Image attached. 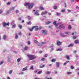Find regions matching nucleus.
Listing matches in <instances>:
<instances>
[{"label": "nucleus", "mask_w": 79, "mask_h": 79, "mask_svg": "<svg viewBox=\"0 0 79 79\" xmlns=\"http://www.w3.org/2000/svg\"><path fill=\"white\" fill-rule=\"evenodd\" d=\"M34 3H26L24 4L25 6H28L27 8L28 10H31L34 6Z\"/></svg>", "instance_id": "nucleus-1"}, {"label": "nucleus", "mask_w": 79, "mask_h": 79, "mask_svg": "<svg viewBox=\"0 0 79 79\" xmlns=\"http://www.w3.org/2000/svg\"><path fill=\"white\" fill-rule=\"evenodd\" d=\"M27 56L29 59V60H34L35 58V57L34 56L32 55L29 54L27 55Z\"/></svg>", "instance_id": "nucleus-2"}, {"label": "nucleus", "mask_w": 79, "mask_h": 79, "mask_svg": "<svg viewBox=\"0 0 79 79\" xmlns=\"http://www.w3.org/2000/svg\"><path fill=\"white\" fill-rule=\"evenodd\" d=\"M2 25L4 27H6V26H9V22H8L7 23H6L5 22H4L2 23Z\"/></svg>", "instance_id": "nucleus-3"}, {"label": "nucleus", "mask_w": 79, "mask_h": 79, "mask_svg": "<svg viewBox=\"0 0 79 79\" xmlns=\"http://www.w3.org/2000/svg\"><path fill=\"white\" fill-rule=\"evenodd\" d=\"M62 44V43L59 40H57V42H56V45H58V46H60V45H61V44Z\"/></svg>", "instance_id": "nucleus-4"}, {"label": "nucleus", "mask_w": 79, "mask_h": 79, "mask_svg": "<svg viewBox=\"0 0 79 79\" xmlns=\"http://www.w3.org/2000/svg\"><path fill=\"white\" fill-rule=\"evenodd\" d=\"M65 27V26L63 24H61L60 25L59 27V28L60 29H61V28H62L63 29H64Z\"/></svg>", "instance_id": "nucleus-5"}, {"label": "nucleus", "mask_w": 79, "mask_h": 79, "mask_svg": "<svg viewBox=\"0 0 79 79\" xmlns=\"http://www.w3.org/2000/svg\"><path fill=\"white\" fill-rule=\"evenodd\" d=\"M43 34H44V35H45L47 34V31H46L45 30H43L42 31V32Z\"/></svg>", "instance_id": "nucleus-6"}, {"label": "nucleus", "mask_w": 79, "mask_h": 79, "mask_svg": "<svg viewBox=\"0 0 79 79\" xmlns=\"http://www.w3.org/2000/svg\"><path fill=\"white\" fill-rule=\"evenodd\" d=\"M34 15H36V16H39V15H40L39 14V11H38V10H37L36 11L34 12Z\"/></svg>", "instance_id": "nucleus-7"}, {"label": "nucleus", "mask_w": 79, "mask_h": 79, "mask_svg": "<svg viewBox=\"0 0 79 79\" xmlns=\"http://www.w3.org/2000/svg\"><path fill=\"white\" fill-rule=\"evenodd\" d=\"M35 27H37L36 26H34L32 28H30L29 30L30 31H32L33 30H34V28H35Z\"/></svg>", "instance_id": "nucleus-8"}, {"label": "nucleus", "mask_w": 79, "mask_h": 79, "mask_svg": "<svg viewBox=\"0 0 79 79\" xmlns=\"http://www.w3.org/2000/svg\"><path fill=\"white\" fill-rule=\"evenodd\" d=\"M53 24L56 27H57L58 25L56 24V21L53 22Z\"/></svg>", "instance_id": "nucleus-9"}, {"label": "nucleus", "mask_w": 79, "mask_h": 79, "mask_svg": "<svg viewBox=\"0 0 79 79\" xmlns=\"http://www.w3.org/2000/svg\"><path fill=\"white\" fill-rule=\"evenodd\" d=\"M27 66L26 67L23 68L22 69L23 71H26V70H27Z\"/></svg>", "instance_id": "nucleus-10"}, {"label": "nucleus", "mask_w": 79, "mask_h": 79, "mask_svg": "<svg viewBox=\"0 0 79 79\" xmlns=\"http://www.w3.org/2000/svg\"><path fill=\"white\" fill-rule=\"evenodd\" d=\"M59 64L60 63H59V62L56 63V66L57 67V68H59Z\"/></svg>", "instance_id": "nucleus-11"}, {"label": "nucleus", "mask_w": 79, "mask_h": 79, "mask_svg": "<svg viewBox=\"0 0 79 79\" xmlns=\"http://www.w3.org/2000/svg\"><path fill=\"white\" fill-rule=\"evenodd\" d=\"M73 45H74V44H71L68 45V47H73Z\"/></svg>", "instance_id": "nucleus-12"}, {"label": "nucleus", "mask_w": 79, "mask_h": 79, "mask_svg": "<svg viewBox=\"0 0 79 79\" xmlns=\"http://www.w3.org/2000/svg\"><path fill=\"white\" fill-rule=\"evenodd\" d=\"M15 38L16 39H17L18 38V35L16 33H15Z\"/></svg>", "instance_id": "nucleus-13"}, {"label": "nucleus", "mask_w": 79, "mask_h": 79, "mask_svg": "<svg viewBox=\"0 0 79 79\" xmlns=\"http://www.w3.org/2000/svg\"><path fill=\"white\" fill-rule=\"evenodd\" d=\"M47 13V11H45L44 12H42L41 13V15H46Z\"/></svg>", "instance_id": "nucleus-14"}, {"label": "nucleus", "mask_w": 79, "mask_h": 79, "mask_svg": "<svg viewBox=\"0 0 79 79\" xmlns=\"http://www.w3.org/2000/svg\"><path fill=\"white\" fill-rule=\"evenodd\" d=\"M18 27L20 29H22V27H23L22 25H21L20 24H19Z\"/></svg>", "instance_id": "nucleus-15"}, {"label": "nucleus", "mask_w": 79, "mask_h": 79, "mask_svg": "<svg viewBox=\"0 0 79 79\" xmlns=\"http://www.w3.org/2000/svg\"><path fill=\"white\" fill-rule=\"evenodd\" d=\"M21 60V58H18L17 60V61L18 62V63H19V62Z\"/></svg>", "instance_id": "nucleus-16"}, {"label": "nucleus", "mask_w": 79, "mask_h": 79, "mask_svg": "<svg viewBox=\"0 0 79 79\" xmlns=\"http://www.w3.org/2000/svg\"><path fill=\"white\" fill-rule=\"evenodd\" d=\"M73 40L76 39H77V36H76L74 35V36H73Z\"/></svg>", "instance_id": "nucleus-17"}, {"label": "nucleus", "mask_w": 79, "mask_h": 79, "mask_svg": "<svg viewBox=\"0 0 79 79\" xmlns=\"http://www.w3.org/2000/svg\"><path fill=\"white\" fill-rule=\"evenodd\" d=\"M16 24H14L12 25V28H13V29H15V27H16Z\"/></svg>", "instance_id": "nucleus-18"}, {"label": "nucleus", "mask_w": 79, "mask_h": 79, "mask_svg": "<svg viewBox=\"0 0 79 79\" xmlns=\"http://www.w3.org/2000/svg\"><path fill=\"white\" fill-rule=\"evenodd\" d=\"M6 35H4L3 36V39L4 40H6Z\"/></svg>", "instance_id": "nucleus-19"}, {"label": "nucleus", "mask_w": 79, "mask_h": 79, "mask_svg": "<svg viewBox=\"0 0 79 79\" xmlns=\"http://www.w3.org/2000/svg\"><path fill=\"white\" fill-rule=\"evenodd\" d=\"M65 58H66L67 60H69V59L70 58L69 56L68 55H66L65 56Z\"/></svg>", "instance_id": "nucleus-20"}, {"label": "nucleus", "mask_w": 79, "mask_h": 79, "mask_svg": "<svg viewBox=\"0 0 79 79\" xmlns=\"http://www.w3.org/2000/svg\"><path fill=\"white\" fill-rule=\"evenodd\" d=\"M12 73H13V70H10L9 72V74H11Z\"/></svg>", "instance_id": "nucleus-21"}, {"label": "nucleus", "mask_w": 79, "mask_h": 79, "mask_svg": "<svg viewBox=\"0 0 79 79\" xmlns=\"http://www.w3.org/2000/svg\"><path fill=\"white\" fill-rule=\"evenodd\" d=\"M56 59H52V62H55V61H56Z\"/></svg>", "instance_id": "nucleus-22"}, {"label": "nucleus", "mask_w": 79, "mask_h": 79, "mask_svg": "<svg viewBox=\"0 0 79 79\" xmlns=\"http://www.w3.org/2000/svg\"><path fill=\"white\" fill-rule=\"evenodd\" d=\"M39 9L41 10H44V8L42 6H41L40 7Z\"/></svg>", "instance_id": "nucleus-23"}, {"label": "nucleus", "mask_w": 79, "mask_h": 79, "mask_svg": "<svg viewBox=\"0 0 79 79\" xmlns=\"http://www.w3.org/2000/svg\"><path fill=\"white\" fill-rule=\"evenodd\" d=\"M27 48H28L27 46H25L24 48V50H25V51L27 50Z\"/></svg>", "instance_id": "nucleus-24"}, {"label": "nucleus", "mask_w": 79, "mask_h": 79, "mask_svg": "<svg viewBox=\"0 0 79 79\" xmlns=\"http://www.w3.org/2000/svg\"><path fill=\"white\" fill-rule=\"evenodd\" d=\"M74 42L75 44H77L78 43V40H75L74 41Z\"/></svg>", "instance_id": "nucleus-25"}, {"label": "nucleus", "mask_w": 79, "mask_h": 79, "mask_svg": "<svg viewBox=\"0 0 79 79\" xmlns=\"http://www.w3.org/2000/svg\"><path fill=\"white\" fill-rule=\"evenodd\" d=\"M70 32H68V31H66L65 32V33L66 34H67V35H68V34H70Z\"/></svg>", "instance_id": "nucleus-26"}, {"label": "nucleus", "mask_w": 79, "mask_h": 79, "mask_svg": "<svg viewBox=\"0 0 79 79\" xmlns=\"http://www.w3.org/2000/svg\"><path fill=\"white\" fill-rule=\"evenodd\" d=\"M45 64L43 65H42L40 66V68H44V66H45Z\"/></svg>", "instance_id": "nucleus-27"}, {"label": "nucleus", "mask_w": 79, "mask_h": 79, "mask_svg": "<svg viewBox=\"0 0 79 79\" xmlns=\"http://www.w3.org/2000/svg\"><path fill=\"white\" fill-rule=\"evenodd\" d=\"M68 29H71V25H69L68 26Z\"/></svg>", "instance_id": "nucleus-28"}, {"label": "nucleus", "mask_w": 79, "mask_h": 79, "mask_svg": "<svg viewBox=\"0 0 79 79\" xmlns=\"http://www.w3.org/2000/svg\"><path fill=\"white\" fill-rule=\"evenodd\" d=\"M42 73V70H41L40 71H39L38 73H37V74H41Z\"/></svg>", "instance_id": "nucleus-29"}, {"label": "nucleus", "mask_w": 79, "mask_h": 79, "mask_svg": "<svg viewBox=\"0 0 79 79\" xmlns=\"http://www.w3.org/2000/svg\"><path fill=\"white\" fill-rule=\"evenodd\" d=\"M56 50V51H61V50H62V49L61 48L57 49Z\"/></svg>", "instance_id": "nucleus-30"}, {"label": "nucleus", "mask_w": 79, "mask_h": 79, "mask_svg": "<svg viewBox=\"0 0 79 79\" xmlns=\"http://www.w3.org/2000/svg\"><path fill=\"white\" fill-rule=\"evenodd\" d=\"M56 15H57V16H60V15H61V13L57 12L56 14Z\"/></svg>", "instance_id": "nucleus-31"}, {"label": "nucleus", "mask_w": 79, "mask_h": 79, "mask_svg": "<svg viewBox=\"0 0 79 79\" xmlns=\"http://www.w3.org/2000/svg\"><path fill=\"white\" fill-rule=\"evenodd\" d=\"M34 42L35 44H37L38 43V41L35 40L34 41Z\"/></svg>", "instance_id": "nucleus-32"}, {"label": "nucleus", "mask_w": 79, "mask_h": 79, "mask_svg": "<svg viewBox=\"0 0 79 79\" xmlns=\"http://www.w3.org/2000/svg\"><path fill=\"white\" fill-rule=\"evenodd\" d=\"M49 24H50V21H48V22H46L45 23V24H46V25Z\"/></svg>", "instance_id": "nucleus-33"}, {"label": "nucleus", "mask_w": 79, "mask_h": 79, "mask_svg": "<svg viewBox=\"0 0 79 79\" xmlns=\"http://www.w3.org/2000/svg\"><path fill=\"white\" fill-rule=\"evenodd\" d=\"M38 46H40V47H41V46H42V44H37Z\"/></svg>", "instance_id": "nucleus-34"}, {"label": "nucleus", "mask_w": 79, "mask_h": 79, "mask_svg": "<svg viewBox=\"0 0 79 79\" xmlns=\"http://www.w3.org/2000/svg\"><path fill=\"white\" fill-rule=\"evenodd\" d=\"M27 18L29 20H30L31 19V17H30V16H28L27 17Z\"/></svg>", "instance_id": "nucleus-35"}, {"label": "nucleus", "mask_w": 79, "mask_h": 79, "mask_svg": "<svg viewBox=\"0 0 79 79\" xmlns=\"http://www.w3.org/2000/svg\"><path fill=\"white\" fill-rule=\"evenodd\" d=\"M41 61H45V58H42L41 59Z\"/></svg>", "instance_id": "nucleus-36"}, {"label": "nucleus", "mask_w": 79, "mask_h": 79, "mask_svg": "<svg viewBox=\"0 0 79 79\" xmlns=\"http://www.w3.org/2000/svg\"><path fill=\"white\" fill-rule=\"evenodd\" d=\"M33 67H34L33 66H32L30 68V69H32V70H33L34 69Z\"/></svg>", "instance_id": "nucleus-37"}, {"label": "nucleus", "mask_w": 79, "mask_h": 79, "mask_svg": "<svg viewBox=\"0 0 79 79\" xmlns=\"http://www.w3.org/2000/svg\"><path fill=\"white\" fill-rule=\"evenodd\" d=\"M46 74H50V72H48V71H47V72H45Z\"/></svg>", "instance_id": "nucleus-38"}, {"label": "nucleus", "mask_w": 79, "mask_h": 79, "mask_svg": "<svg viewBox=\"0 0 79 79\" xmlns=\"http://www.w3.org/2000/svg\"><path fill=\"white\" fill-rule=\"evenodd\" d=\"M11 2H8L7 3V6L10 5V4H11Z\"/></svg>", "instance_id": "nucleus-39"}, {"label": "nucleus", "mask_w": 79, "mask_h": 79, "mask_svg": "<svg viewBox=\"0 0 79 79\" xmlns=\"http://www.w3.org/2000/svg\"><path fill=\"white\" fill-rule=\"evenodd\" d=\"M4 62L3 61H1L0 63V65H1L2 64H3V63Z\"/></svg>", "instance_id": "nucleus-40"}, {"label": "nucleus", "mask_w": 79, "mask_h": 79, "mask_svg": "<svg viewBox=\"0 0 79 79\" xmlns=\"http://www.w3.org/2000/svg\"><path fill=\"white\" fill-rule=\"evenodd\" d=\"M39 30V28H35V31H38Z\"/></svg>", "instance_id": "nucleus-41"}, {"label": "nucleus", "mask_w": 79, "mask_h": 79, "mask_svg": "<svg viewBox=\"0 0 79 79\" xmlns=\"http://www.w3.org/2000/svg\"><path fill=\"white\" fill-rule=\"evenodd\" d=\"M15 7H12V8H10V10H14V9H15Z\"/></svg>", "instance_id": "nucleus-42"}, {"label": "nucleus", "mask_w": 79, "mask_h": 79, "mask_svg": "<svg viewBox=\"0 0 79 79\" xmlns=\"http://www.w3.org/2000/svg\"><path fill=\"white\" fill-rule=\"evenodd\" d=\"M18 34L19 35H22V33H21V32H20L18 33Z\"/></svg>", "instance_id": "nucleus-43"}, {"label": "nucleus", "mask_w": 79, "mask_h": 79, "mask_svg": "<svg viewBox=\"0 0 79 79\" xmlns=\"http://www.w3.org/2000/svg\"><path fill=\"white\" fill-rule=\"evenodd\" d=\"M65 11V10L64 9H62L61 10V12H62V13L64 12Z\"/></svg>", "instance_id": "nucleus-44"}, {"label": "nucleus", "mask_w": 79, "mask_h": 79, "mask_svg": "<svg viewBox=\"0 0 79 79\" xmlns=\"http://www.w3.org/2000/svg\"><path fill=\"white\" fill-rule=\"evenodd\" d=\"M70 68L72 69H74V67L73 66H71Z\"/></svg>", "instance_id": "nucleus-45"}, {"label": "nucleus", "mask_w": 79, "mask_h": 79, "mask_svg": "<svg viewBox=\"0 0 79 79\" xmlns=\"http://www.w3.org/2000/svg\"><path fill=\"white\" fill-rule=\"evenodd\" d=\"M71 74V72H67V74L69 75Z\"/></svg>", "instance_id": "nucleus-46"}, {"label": "nucleus", "mask_w": 79, "mask_h": 79, "mask_svg": "<svg viewBox=\"0 0 79 79\" xmlns=\"http://www.w3.org/2000/svg\"><path fill=\"white\" fill-rule=\"evenodd\" d=\"M61 35L62 37H66V35H65L63 34H61Z\"/></svg>", "instance_id": "nucleus-47"}, {"label": "nucleus", "mask_w": 79, "mask_h": 79, "mask_svg": "<svg viewBox=\"0 0 79 79\" xmlns=\"http://www.w3.org/2000/svg\"><path fill=\"white\" fill-rule=\"evenodd\" d=\"M27 43V44L28 45H29V44H31V42L29 41H28Z\"/></svg>", "instance_id": "nucleus-48"}, {"label": "nucleus", "mask_w": 79, "mask_h": 79, "mask_svg": "<svg viewBox=\"0 0 79 79\" xmlns=\"http://www.w3.org/2000/svg\"><path fill=\"white\" fill-rule=\"evenodd\" d=\"M44 58H46L47 56V54H45L44 56Z\"/></svg>", "instance_id": "nucleus-49"}, {"label": "nucleus", "mask_w": 79, "mask_h": 79, "mask_svg": "<svg viewBox=\"0 0 79 79\" xmlns=\"http://www.w3.org/2000/svg\"><path fill=\"white\" fill-rule=\"evenodd\" d=\"M10 10H8L7 12V13H6V14H8V13H10Z\"/></svg>", "instance_id": "nucleus-50"}, {"label": "nucleus", "mask_w": 79, "mask_h": 79, "mask_svg": "<svg viewBox=\"0 0 79 79\" xmlns=\"http://www.w3.org/2000/svg\"><path fill=\"white\" fill-rule=\"evenodd\" d=\"M32 24V22H31L30 21L28 23V24Z\"/></svg>", "instance_id": "nucleus-51"}, {"label": "nucleus", "mask_w": 79, "mask_h": 79, "mask_svg": "<svg viewBox=\"0 0 79 79\" xmlns=\"http://www.w3.org/2000/svg\"><path fill=\"white\" fill-rule=\"evenodd\" d=\"M46 43H47V42H42V43L43 44H46Z\"/></svg>", "instance_id": "nucleus-52"}, {"label": "nucleus", "mask_w": 79, "mask_h": 79, "mask_svg": "<svg viewBox=\"0 0 79 79\" xmlns=\"http://www.w3.org/2000/svg\"><path fill=\"white\" fill-rule=\"evenodd\" d=\"M24 73L23 72H21L20 73H19V74L20 75V74H23Z\"/></svg>", "instance_id": "nucleus-53"}, {"label": "nucleus", "mask_w": 79, "mask_h": 79, "mask_svg": "<svg viewBox=\"0 0 79 79\" xmlns=\"http://www.w3.org/2000/svg\"><path fill=\"white\" fill-rule=\"evenodd\" d=\"M54 9H57V6H54Z\"/></svg>", "instance_id": "nucleus-54"}, {"label": "nucleus", "mask_w": 79, "mask_h": 79, "mask_svg": "<svg viewBox=\"0 0 79 79\" xmlns=\"http://www.w3.org/2000/svg\"><path fill=\"white\" fill-rule=\"evenodd\" d=\"M67 11H68V12H71V10H67Z\"/></svg>", "instance_id": "nucleus-55"}, {"label": "nucleus", "mask_w": 79, "mask_h": 79, "mask_svg": "<svg viewBox=\"0 0 79 79\" xmlns=\"http://www.w3.org/2000/svg\"><path fill=\"white\" fill-rule=\"evenodd\" d=\"M3 13V11L0 10V14H1V13Z\"/></svg>", "instance_id": "nucleus-56"}, {"label": "nucleus", "mask_w": 79, "mask_h": 79, "mask_svg": "<svg viewBox=\"0 0 79 79\" xmlns=\"http://www.w3.org/2000/svg\"><path fill=\"white\" fill-rule=\"evenodd\" d=\"M77 52V51L76 50H75L73 51V53H76Z\"/></svg>", "instance_id": "nucleus-57"}, {"label": "nucleus", "mask_w": 79, "mask_h": 79, "mask_svg": "<svg viewBox=\"0 0 79 79\" xmlns=\"http://www.w3.org/2000/svg\"><path fill=\"white\" fill-rule=\"evenodd\" d=\"M37 70H35L34 71V73H37Z\"/></svg>", "instance_id": "nucleus-58"}, {"label": "nucleus", "mask_w": 79, "mask_h": 79, "mask_svg": "<svg viewBox=\"0 0 79 79\" xmlns=\"http://www.w3.org/2000/svg\"><path fill=\"white\" fill-rule=\"evenodd\" d=\"M76 8H77V9H78V10H79V7L77 6L76 7Z\"/></svg>", "instance_id": "nucleus-59"}, {"label": "nucleus", "mask_w": 79, "mask_h": 79, "mask_svg": "<svg viewBox=\"0 0 79 79\" xmlns=\"http://www.w3.org/2000/svg\"><path fill=\"white\" fill-rule=\"evenodd\" d=\"M13 24H14V22L12 21L11 23V24H12V25H13Z\"/></svg>", "instance_id": "nucleus-60"}, {"label": "nucleus", "mask_w": 79, "mask_h": 79, "mask_svg": "<svg viewBox=\"0 0 79 79\" xmlns=\"http://www.w3.org/2000/svg\"><path fill=\"white\" fill-rule=\"evenodd\" d=\"M38 29H42V27L40 26Z\"/></svg>", "instance_id": "nucleus-61"}, {"label": "nucleus", "mask_w": 79, "mask_h": 79, "mask_svg": "<svg viewBox=\"0 0 79 79\" xmlns=\"http://www.w3.org/2000/svg\"><path fill=\"white\" fill-rule=\"evenodd\" d=\"M16 13H18L19 12V10H17L16 11Z\"/></svg>", "instance_id": "nucleus-62"}, {"label": "nucleus", "mask_w": 79, "mask_h": 79, "mask_svg": "<svg viewBox=\"0 0 79 79\" xmlns=\"http://www.w3.org/2000/svg\"><path fill=\"white\" fill-rule=\"evenodd\" d=\"M45 79H50V78H48V77H45Z\"/></svg>", "instance_id": "nucleus-63"}, {"label": "nucleus", "mask_w": 79, "mask_h": 79, "mask_svg": "<svg viewBox=\"0 0 79 79\" xmlns=\"http://www.w3.org/2000/svg\"><path fill=\"white\" fill-rule=\"evenodd\" d=\"M71 2H74V0H71Z\"/></svg>", "instance_id": "nucleus-64"}]
</instances>
